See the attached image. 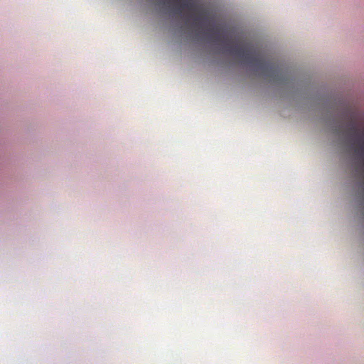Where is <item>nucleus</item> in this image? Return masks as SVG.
<instances>
[{"label": "nucleus", "instance_id": "f257e3e1", "mask_svg": "<svg viewBox=\"0 0 364 364\" xmlns=\"http://www.w3.org/2000/svg\"><path fill=\"white\" fill-rule=\"evenodd\" d=\"M215 42H220L224 38V48L226 53L239 58L240 60L253 67L266 77H278L282 73V70L272 60L267 59L259 51L250 45L233 44L231 41L225 38L218 28L209 27L206 29Z\"/></svg>", "mask_w": 364, "mask_h": 364}, {"label": "nucleus", "instance_id": "f03ea898", "mask_svg": "<svg viewBox=\"0 0 364 364\" xmlns=\"http://www.w3.org/2000/svg\"><path fill=\"white\" fill-rule=\"evenodd\" d=\"M347 132L354 153L359 158L360 164L364 166V129L352 122L348 125Z\"/></svg>", "mask_w": 364, "mask_h": 364}, {"label": "nucleus", "instance_id": "7ed1b4c3", "mask_svg": "<svg viewBox=\"0 0 364 364\" xmlns=\"http://www.w3.org/2000/svg\"><path fill=\"white\" fill-rule=\"evenodd\" d=\"M175 4L176 11L177 14H181L184 9H187L190 13L196 11L197 5L193 1L188 0H171Z\"/></svg>", "mask_w": 364, "mask_h": 364}, {"label": "nucleus", "instance_id": "20e7f679", "mask_svg": "<svg viewBox=\"0 0 364 364\" xmlns=\"http://www.w3.org/2000/svg\"><path fill=\"white\" fill-rule=\"evenodd\" d=\"M189 18H193L194 23L196 26L198 27H205L206 26V20L200 19V16H193L192 15L189 16Z\"/></svg>", "mask_w": 364, "mask_h": 364}]
</instances>
